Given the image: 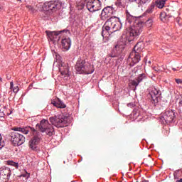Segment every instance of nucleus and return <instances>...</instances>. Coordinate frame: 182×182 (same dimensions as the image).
I'll list each match as a JSON object with an SVG mask.
<instances>
[{
	"label": "nucleus",
	"mask_w": 182,
	"mask_h": 182,
	"mask_svg": "<svg viewBox=\"0 0 182 182\" xmlns=\"http://www.w3.org/2000/svg\"><path fill=\"white\" fill-rule=\"evenodd\" d=\"M126 24H129V28L127 29L123 34L124 38L128 42H133V41H136L141 32H143V26L141 23H136L134 25L132 26V23H134L136 21V17L133 16L129 12V10H126Z\"/></svg>",
	"instance_id": "1"
},
{
	"label": "nucleus",
	"mask_w": 182,
	"mask_h": 182,
	"mask_svg": "<svg viewBox=\"0 0 182 182\" xmlns=\"http://www.w3.org/2000/svg\"><path fill=\"white\" fill-rule=\"evenodd\" d=\"M12 130H14V132L10 133V140L13 146H15V147H19V146H22V144L25 143L26 138L22 134H28L29 132H32L33 134H35V133H38V131H36L35 128L31 127H14Z\"/></svg>",
	"instance_id": "2"
},
{
	"label": "nucleus",
	"mask_w": 182,
	"mask_h": 182,
	"mask_svg": "<svg viewBox=\"0 0 182 182\" xmlns=\"http://www.w3.org/2000/svg\"><path fill=\"white\" fill-rule=\"evenodd\" d=\"M75 70H77V73H80V75H92V73L95 72L93 65L81 58H79L76 63Z\"/></svg>",
	"instance_id": "3"
},
{
	"label": "nucleus",
	"mask_w": 182,
	"mask_h": 182,
	"mask_svg": "<svg viewBox=\"0 0 182 182\" xmlns=\"http://www.w3.org/2000/svg\"><path fill=\"white\" fill-rule=\"evenodd\" d=\"M36 127L41 133H46L47 136L50 137L53 136V133H55L53 127L49 124L48 119H42L40 123L36 124Z\"/></svg>",
	"instance_id": "4"
},
{
	"label": "nucleus",
	"mask_w": 182,
	"mask_h": 182,
	"mask_svg": "<svg viewBox=\"0 0 182 182\" xmlns=\"http://www.w3.org/2000/svg\"><path fill=\"white\" fill-rule=\"evenodd\" d=\"M49 120L53 126H55L58 129L66 127V126H68V117L64 115L50 117Z\"/></svg>",
	"instance_id": "5"
},
{
	"label": "nucleus",
	"mask_w": 182,
	"mask_h": 182,
	"mask_svg": "<svg viewBox=\"0 0 182 182\" xmlns=\"http://www.w3.org/2000/svg\"><path fill=\"white\" fill-rule=\"evenodd\" d=\"M176 117H177V112L174 109H168L165 111L163 116L160 118V121L163 124L174 123Z\"/></svg>",
	"instance_id": "6"
},
{
	"label": "nucleus",
	"mask_w": 182,
	"mask_h": 182,
	"mask_svg": "<svg viewBox=\"0 0 182 182\" xmlns=\"http://www.w3.org/2000/svg\"><path fill=\"white\" fill-rule=\"evenodd\" d=\"M147 97L149 99L150 102L153 106H158L159 102L161 100V91L154 88L147 95Z\"/></svg>",
	"instance_id": "7"
},
{
	"label": "nucleus",
	"mask_w": 182,
	"mask_h": 182,
	"mask_svg": "<svg viewBox=\"0 0 182 182\" xmlns=\"http://www.w3.org/2000/svg\"><path fill=\"white\" fill-rule=\"evenodd\" d=\"M85 2L86 8L91 12V14H95L97 11L102 9V1L100 0H84Z\"/></svg>",
	"instance_id": "8"
},
{
	"label": "nucleus",
	"mask_w": 182,
	"mask_h": 182,
	"mask_svg": "<svg viewBox=\"0 0 182 182\" xmlns=\"http://www.w3.org/2000/svg\"><path fill=\"white\" fill-rule=\"evenodd\" d=\"M113 17H110L107 19V21L105 23L104 26H102V38H105V35L107 36L114 33V28L113 27Z\"/></svg>",
	"instance_id": "9"
},
{
	"label": "nucleus",
	"mask_w": 182,
	"mask_h": 182,
	"mask_svg": "<svg viewBox=\"0 0 182 182\" xmlns=\"http://www.w3.org/2000/svg\"><path fill=\"white\" fill-rule=\"evenodd\" d=\"M124 50V46L120 43L115 44L108 54V58H119L122 55V52Z\"/></svg>",
	"instance_id": "10"
},
{
	"label": "nucleus",
	"mask_w": 182,
	"mask_h": 182,
	"mask_svg": "<svg viewBox=\"0 0 182 182\" xmlns=\"http://www.w3.org/2000/svg\"><path fill=\"white\" fill-rule=\"evenodd\" d=\"M141 59V55L140 53H136V51H132L130 53L129 56L127 60V63L129 66L133 67L134 65H137Z\"/></svg>",
	"instance_id": "11"
},
{
	"label": "nucleus",
	"mask_w": 182,
	"mask_h": 182,
	"mask_svg": "<svg viewBox=\"0 0 182 182\" xmlns=\"http://www.w3.org/2000/svg\"><path fill=\"white\" fill-rule=\"evenodd\" d=\"M63 32H69V31L68 30H63L60 31H46V33L48 39H50L51 42H59V41H60V34L63 33Z\"/></svg>",
	"instance_id": "12"
},
{
	"label": "nucleus",
	"mask_w": 182,
	"mask_h": 182,
	"mask_svg": "<svg viewBox=\"0 0 182 182\" xmlns=\"http://www.w3.org/2000/svg\"><path fill=\"white\" fill-rule=\"evenodd\" d=\"M41 143V137L34 135L28 141V147L33 151H39V144Z\"/></svg>",
	"instance_id": "13"
},
{
	"label": "nucleus",
	"mask_w": 182,
	"mask_h": 182,
	"mask_svg": "<svg viewBox=\"0 0 182 182\" xmlns=\"http://www.w3.org/2000/svg\"><path fill=\"white\" fill-rule=\"evenodd\" d=\"M45 11H56L60 9V3L58 1H46L43 6Z\"/></svg>",
	"instance_id": "14"
},
{
	"label": "nucleus",
	"mask_w": 182,
	"mask_h": 182,
	"mask_svg": "<svg viewBox=\"0 0 182 182\" xmlns=\"http://www.w3.org/2000/svg\"><path fill=\"white\" fill-rule=\"evenodd\" d=\"M146 79H147V75L144 73L142 74H139L137 77H135L134 80L131 81V85L132 86H134L135 89L134 90H136L137 86H139V85H140V83H141V82H143V80H146Z\"/></svg>",
	"instance_id": "15"
},
{
	"label": "nucleus",
	"mask_w": 182,
	"mask_h": 182,
	"mask_svg": "<svg viewBox=\"0 0 182 182\" xmlns=\"http://www.w3.org/2000/svg\"><path fill=\"white\" fill-rule=\"evenodd\" d=\"M0 176L6 182V180H9V178L11 177V169L5 166L0 168Z\"/></svg>",
	"instance_id": "16"
},
{
	"label": "nucleus",
	"mask_w": 182,
	"mask_h": 182,
	"mask_svg": "<svg viewBox=\"0 0 182 182\" xmlns=\"http://www.w3.org/2000/svg\"><path fill=\"white\" fill-rule=\"evenodd\" d=\"M51 105H54L55 107L58 109H65L66 107L65 102L58 97L51 100Z\"/></svg>",
	"instance_id": "17"
},
{
	"label": "nucleus",
	"mask_w": 182,
	"mask_h": 182,
	"mask_svg": "<svg viewBox=\"0 0 182 182\" xmlns=\"http://www.w3.org/2000/svg\"><path fill=\"white\" fill-rule=\"evenodd\" d=\"M61 46L63 50H69V49H70V46H72V41L70 38H62Z\"/></svg>",
	"instance_id": "18"
},
{
	"label": "nucleus",
	"mask_w": 182,
	"mask_h": 182,
	"mask_svg": "<svg viewBox=\"0 0 182 182\" xmlns=\"http://www.w3.org/2000/svg\"><path fill=\"white\" fill-rule=\"evenodd\" d=\"M59 71L63 76H69V66L65 63H62L59 67Z\"/></svg>",
	"instance_id": "19"
},
{
	"label": "nucleus",
	"mask_w": 182,
	"mask_h": 182,
	"mask_svg": "<svg viewBox=\"0 0 182 182\" xmlns=\"http://www.w3.org/2000/svg\"><path fill=\"white\" fill-rule=\"evenodd\" d=\"M113 23L114 32H117L122 29V25L119 18L113 17Z\"/></svg>",
	"instance_id": "20"
},
{
	"label": "nucleus",
	"mask_w": 182,
	"mask_h": 182,
	"mask_svg": "<svg viewBox=\"0 0 182 182\" xmlns=\"http://www.w3.org/2000/svg\"><path fill=\"white\" fill-rule=\"evenodd\" d=\"M144 49V43L143 41L138 42L134 47V50L132 52H136V53H140L141 50Z\"/></svg>",
	"instance_id": "21"
},
{
	"label": "nucleus",
	"mask_w": 182,
	"mask_h": 182,
	"mask_svg": "<svg viewBox=\"0 0 182 182\" xmlns=\"http://www.w3.org/2000/svg\"><path fill=\"white\" fill-rule=\"evenodd\" d=\"M107 18H110V14L108 13L107 10L103 9L101 12V19L102 21H106Z\"/></svg>",
	"instance_id": "22"
},
{
	"label": "nucleus",
	"mask_w": 182,
	"mask_h": 182,
	"mask_svg": "<svg viewBox=\"0 0 182 182\" xmlns=\"http://www.w3.org/2000/svg\"><path fill=\"white\" fill-rule=\"evenodd\" d=\"M130 2H134L135 4H137L139 8H141L144 4H147L149 0H129Z\"/></svg>",
	"instance_id": "23"
},
{
	"label": "nucleus",
	"mask_w": 182,
	"mask_h": 182,
	"mask_svg": "<svg viewBox=\"0 0 182 182\" xmlns=\"http://www.w3.org/2000/svg\"><path fill=\"white\" fill-rule=\"evenodd\" d=\"M6 164L8 166H11V167H14L17 170L19 168V164L18 162L9 160L6 161Z\"/></svg>",
	"instance_id": "24"
},
{
	"label": "nucleus",
	"mask_w": 182,
	"mask_h": 182,
	"mask_svg": "<svg viewBox=\"0 0 182 182\" xmlns=\"http://www.w3.org/2000/svg\"><path fill=\"white\" fill-rule=\"evenodd\" d=\"M115 6L119 8V9L126 8V4L122 0H117L115 1Z\"/></svg>",
	"instance_id": "25"
},
{
	"label": "nucleus",
	"mask_w": 182,
	"mask_h": 182,
	"mask_svg": "<svg viewBox=\"0 0 182 182\" xmlns=\"http://www.w3.org/2000/svg\"><path fill=\"white\" fill-rule=\"evenodd\" d=\"M154 8H156V4L151 3L149 6L148 9L146 10V14H153L154 11Z\"/></svg>",
	"instance_id": "26"
},
{
	"label": "nucleus",
	"mask_w": 182,
	"mask_h": 182,
	"mask_svg": "<svg viewBox=\"0 0 182 182\" xmlns=\"http://www.w3.org/2000/svg\"><path fill=\"white\" fill-rule=\"evenodd\" d=\"M166 1L167 0H157L156 6L160 9L164 8V5H166Z\"/></svg>",
	"instance_id": "27"
},
{
	"label": "nucleus",
	"mask_w": 182,
	"mask_h": 182,
	"mask_svg": "<svg viewBox=\"0 0 182 182\" xmlns=\"http://www.w3.org/2000/svg\"><path fill=\"white\" fill-rule=\"evenodd\" d=\"M170 18V16L167 15L166 12H162L160 14V19L162 22H166L167 19Z\"/></svg>",
	"instance_id": "28"
},
{
	"label": "nucleus",
	"mask_w": 182,
	"mask_h": 182,
	"mask_svg": "<svg viewBox=\"0 0 182 182\" xmlns=\"http://www.w3.org/2000/svg\"><path fill=\"white\" fill-rule=\"evenodd\" d=\"M10 89L13 90L14 93H18L19 92V87L16 86L14 87V82H10Z\"/></svg>",
	"instance_id": "29"
},
{
	"label": "nucleus",
	"mask_w": 182,
	"mask_h": 182,
	"mask_svg": "<svg viewBox=\"0 0 182 182\" xmlns=\"http://www.w3.org/2000/svg\"><path fill=\"white\" fill-rule=\"evenodd\" d=\"M104 9L107 11H108V14H109V15H113V12H114V8H113V6H108L105 8H104Z\"/></svg>",
	"instance_id": "30"
},
{
	"label": "nucleus",
	"mask_w": 182,
	"mask_h": 182,
	"mask_svg": "<svg viewBox=\"0 0 182 182\" xmlns=\"http://www.w3.org/2000/svg\"><path fill=\"white\" fill-rule=\"evenodd\" d=\"M145 25L147 28H151V26H153V18H149L145 22Z\"/></svg>",
	"instance_id": "31"
},
{
	"label": "nucleus",
	"mask_w": 182,
	"mask_h": 182,
	"mask_svg": "<svg viewBox=\"0 0 182 182\" xmlns=\"http://www.w3.org/2000/svg\"><path fill=\"white\" fill-rule=\"evenodd\" d=\"M5 147V141L2 139V135L0 134V150Z\"/></svg>",
	"instance_id": "32"
},
{
	"label": "nucleus",
	"mask_w": 182,
	"mask_h": 182,
	"mask_svg": "<svg viewBox=\"0 0 182 182\" xmlns=\"http://www.w3.org/2000/svg\"><path fill=\"white\" fill-rule=\"evenodd\" d=\"M132 114L134 119H141L140 116V112H134Z\"/></svg>",
	"instance_id": "33"
},
{
	"label": "nucleus",
	"mask_w": 182,
	"mask_h": 182,
	"mask_svg": "<svg viewBox=\"0 0 182 182\" xmlns=\"http://www.w3.org/2000/svg\"><path fill=\"white\" fill-rule=\"evenodd\" d=\"M20 177H24L26 178V180H28V178H29V177H31V174L28 172H26V173H23L20 176Z\"/></svg>",
	"instance_id": "34"
},
{
	"label": "nucleus",
	"mask_w": 182,
	"mask_h": 182,
	"mask_svg": "<svg viewBox=\"0 0 182 182\" xmlns=\"http://www.w3.org/2000/svg\"><path fill=\"white\" fill-rule=\"evenodd\" d=\"M0 120L4 122L5 120V113L4 112H0Z\"/></svg>",
	"instance_id": "35"
},
{
	"label": "nucleus",
	"mask_w": 182,
	"mask_h": 182,
	"mask_svg": "<svg viewBox=\"0 0 182 182\" xmlns=\"http://www.w3.org/2000/svg\"><path fill=\"white\" fill-rule=\"evenodd\" d=\"M85 5H86V4L85 2H80L78 4V6H80V9H83V8H85Z\"/></svg>",
	"instance_id": "36"
},
{
	"label": "nucleus",
	"mask_w": 182,
	"mask_h": 182,
	"mask_svg": "<svg viewBox=\"0 0 182 182\" xmlns=\"http://www.w3.org/2000/svg\"><path fill=\"white\" fill-rule=\"evenodd\" d=\"M128 107H136V104L134 102H130L127 104Z\"/></svg>",
	"instance_id": "37"
},
{
	"label": "nucleus",
	"mask_w": 182,
	"mask_h": 182,
	"mask_svg": "<svg viewBox=\"0 0 182 182\" xmlns=\"http://www.w3.org/2000/svg\"><path fill=\"white\" fill-rule=\"evenodd\" d=\"M176 82L178 84V85H181L182 84V80L181 79H176Z\"/></svg>",
	"instance_id": "38"
},
{
	"label": "nucleus",
	"mask_w": 182,
	"mask_h": 182,
	"mask_svg": "<svg viewBox=\"0 0 182 182\" xmlns=\"http://www.w3.org/2000/svg\"><path fill=\"white\" fill-rule=\"evenodd\" d=\"M27 9H28V11H31L32 12L35 11V9H33V7L32 6H27Z\"/></svg>",
	"instance_id": "39"
},
{
	"label": "nucleus",
	"mask_w": 182,
	"mask_h": 182,
	"mask_svg": "<svg viewBox=\"0 0 182 182\" xmlns=\"http://www.w3.org/2000/svg\"><path fill=\"white\" fill-rule=\"evenodd\" d=\"M0 182H6V181L4 179V178L1 176V175H0Z\"/></svg>",
	"instance_id": "40"
},
{
	"label": "nucleus",
	"mask_w": 182,
	"mask_h": 182,
	"mask_svg": "<svg viewBox=\"0 0 182 182\" xmlns=\"http://www.w3.org/2000/svg\"><path fill=\"white\" fill-rule=\"evenodd\" d=\"M10 114H12V111H10V112L7 113V116H10Z\"/></svg>",
	"instance_id": "41"
},
{
	"label": "nucleus",
	"mask_w": 182,
	"mask_h": 182,
	"mask_svg": "<svg viewBox=\"0 0 182 182\" xmlns=\"http://www.w3.org/2000/svg\"><path fill=\"white\" fill-rule=\"evenodd\" d=\"M156 72H159L160 70L154 68Z\"/></svg>",
	"instance_id": "42"
},
{
	"label": "nucleus",
	"mask_w": 182,
	"mask_h": 182,
	"mask_svg": "<svg viewBox=\"0 0 182 182\" xmlns=\"http://www.w3.org/2000/svg\"><path fill=\"white\" fill-rule=\"evenodd\" d=\"M141 182H149V181L144 179V180H143Z\"/></svg>",
	"instance_id": "43"
},
{
	"label": "nucleus",
	"mask_w": 182,
	"mask_h": 182,
	"mask_svg": "<svg viewBox=\"0 0 182 182\" xmlns=\"http://www.w3.org/2000/svg\"><path fill=\"white\" fill-rule=\"evenodd\" d=\"M176 182H182V178H181L180 180H178Z\"/></svg>",
	"instance_id": "44"
},
{
	"label": "nucleus",
	"mask_w": 182,
	"mask_h": 182,
	"mask_svg": "<svg viewBox=\"0 0 182 182\" xmlns=\"http://www.w3.org/2000/svg\"><path fill=\"white\" fill-rule=\"evenodd\" d=\"M172 70H173V72H176L177 70V69L176 68H172Z\"/></svg>",
	"instance_id": "45"
},
{
	"label": "nucleus",
	"mask_w": 182,
	"mask_h": 182,
	"mask_svg": "<svg viewBox=\"0 0 182 182\" xmlns=\"http://www.w3.org/2000/svg\"><path fill=\"white\" fill-rule=\"evenodd\" d=\"M0 11H2V6L0 5Z\"/></svg>",
	"instance_id": "46"
},
{
	"label": "nucleus",
	"mask_w": 182,
	"mask_h": 182,
	"mask_svg": "<svg viewBox=\"0 0 182 182\" xmlns=\"http://www.w3.org/2000/svg\"><path fill=\"white\" fill-rule=\"evenodd\" d=\"M0 80L2 81V78L1 77H0Z\"/></svg>",
	"instance_id": "47"
},
{
	"label": "nucleus",
	"mask_w": 182,
	"mask_h": 182,
	"mask_svg": "<svg viewBox=\"0 0 182 182\" xmlns=\"http://www.w3.org/2000/svg\"><path fill=\"white\" fill-rule=\"evenodd\" d=\"M149 63H151V61H149Z\"/></svg>",
	"instance_id": "48"
},
{
	"label": "nucleus",
	"mask_w": 182,
	"mask_h": 182,
	"mask_svg": "<svg viewBox=\"0 0 182 182\" xmlns=\"http://www.w3.org/2000/svg\"><path fill=\"white\" fill-rule=\"evenodd\" d=\"M17 1H21V0H17Z\"/></svg>",
	"instance_id": "49"
}]
</instances>
